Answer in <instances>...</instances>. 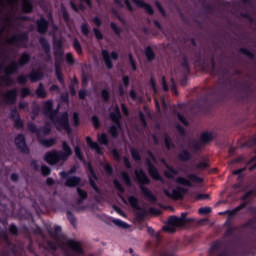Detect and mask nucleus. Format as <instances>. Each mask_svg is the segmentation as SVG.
<instances>
[{
	"label": "nucleus",
	"mask_w": 256,
	"mask_h": 256,
	"mask_svg": "<svg viewBox=\"0 0 256 256\" xmlns=\"http://www.w3.org/2000/svg\"><path fill=\"white\" fill-rule=\"evenodd\" d=\"M231 86L232 82L230 78L224 79L223 77H220L218 83L215 86L208 88L205 94L197 100L196 105L200 109L208 111L211 106L222 101L226 97L227 90L225 87Z\"/></svg>",
	"instance_id": "f257e3e1"
},
{
	"label": "nucleus",
	"mask_w": 256,
	"mask_h": 256,
	"mask_svg": "<svg viewBox=\"0 0 256 256\" xmlns=\"http://www.w3.org/2000/svg\"><path fill=\"white\" fill-rule=\"evenodd\" d=\"M60 109V105L56 109H51L46 116H49L50 120L56 125H59L61 129H64L68 135H71L72 128L69 124V114L67 111L63 112L59 117L56 118Z\"/></svg>",
	"instance_id": "f03ea898"
},
{
	"label": "nucleus",
	"mask_w": 256,
	"mask_h": 256,
	"mask_svg": "<svg viewBox=\"0 0 256 256\" xmlns=\"http://www.w3.org/2000/svg\"><path fill=\"white\" fill-rule=\"evenodd\" d=\"M135 176L138 183L140 184V190L144 198L152 203H156L157 197L147 187H145L146 185L151 184V180L149 179L145 171L143 169L135 170Z\"/></svg>",
	"instance_id": "7ed1b4c3"
},
{
	"label": "nucleus",
	"mask_w": 256,
	"mask_h": 256,
	"mask_svg": "<svg viewBox=\"0 0 256 256\" xmlns=\"http://www.w3.org/2000/svg\"><path fill=\"white\" fill-rule=\"evenodd\" d=\"M109 117L114 123L113 125L110 126L109 133L112 135L114 139H116L117 137H119V132L122 129V124H121L122 114L118 105L115 106V111L111 112Z\"/></svg>",
	"instance_id": "20e7f679"
},
{
	"label": "nucleus",
	"mask_w": 256,
	"mask_h": 256,
	"mask_svg": "<svg viewBox=\"0 0 256 256\" xmlns=\"http://www.w3.org/2000/svg\"><path fill=\"white\" fill-rule=\"evenodd\" d=\"M49 237L53 240L47 241V246L50 250L56 252L58 250V245L63 238L62 228L59 225L54 226V230H48Z\"/></svg>",
	"instance_id": "39448f33"
},
{
	"label": "nucleus",
	"mask_w": 256,
	"mask_h": 256,
	"mask_svg": "<svg viewBox=\"0 0 256 256\" xmlns=\"http://www.w3.org/2000/svg\"><path fill=\"white\" fill-rule=\"evenodd\" d=\"M204 182V179L199 177L196 174H188L187 179L184 177H178L176 179V184L187 187V188H192L193 184H202Z\"/></svg>",
	"instance_id": "423d86ee"
},
{
	"label": "nucleus",
	"mask_w": 256,
	"mask_h": 256,
	"mask_svg": "<svg viewBox=\"0 0 256 256\" xmlns=\"http://www.w3.org/2000/svg\"><path fill=\"white\" fill-rule=\"evenodd\" d=\"M128 202L131 207L139 212L136 213L137 220L144 221L148 215L147 211L139 205V200L135 196H129Z\"/></svg>",
	"instance_id": "0eeeda50"
},
{
	"label": "nucleus",
	"mask_w": 256,
	"mask_h": 256,
	"mask_svg": "<svg viewBox=\"0 0 256 256\" xmlns=\"http://www.w3.org/2000/svg\"><path fill=\"white\" fill-rule=\"evenodd\" d=\"M188 213L182 212L180 217L172 215L168 217V224L169 225H176L178 228L184 227L187 223L191 222V219L187 218Z\"/></svg>",
	"instance_id": "6e6552de"
},
{
	"label": "nucleus",
	"mask_w": 256,
	"mask_h": 256,
	"mask_svg": "<svg viewBox=\"0 0 256 256\" xmlns=\"http://www.w3.org/2000/svg\"><path fill=\"white\" fill-rule=\"evenodd\" d=\"M241 91V100L242 101H249L251 95L253 94L254 90L252 88V84L249 81L238 82Z\"/></svg>",
	"instance_id": "1a4fd4ad"
},
{
	"label": "nucleus",
	"mask_w": 256,
	"mask_h": 256,
	"mask_svg": "<svg viewBox=\"0 0 256 256\" xmlns=\"http://www.w3.org/2000/svg\"><path fill=\"white\" fill-rule=\"evenodd\" d=\"M14 143L22 155H29L30 149L27 146L24 134H18L14 139Z\"/></svg>",
	"instance_id": "9d476101"
},
{
	"label": "nucleus",
	"mask_w": 256,
	"mask_h": 256,
	"mask_svg": "<svg viewBox=\"0 0 256 256\" xmlns=\"http://www.w3.org/2000/svg\"><path fill=\"white\" fill-rule=\"evenodd\" d=\"M29 39L27 32H21L17 35L12 36L8 40H6V43L9 45H15L17 47H20L23 43L27 42Z\"/></svg>",
	"instance_id": "9b49d317"
},
{
	"label": "nucleus",
	"mask_w": 256,
	"mask_h": 256,
	"mask_svg": "<svg viewBox=\"0 0 256 256\" xmlns=\"http://www.w3.org/2000/svg\"><path fill=\"white\" fill-rule=\"evenodd\" d=\"M86 170L88 171V178H89V184H90V186L93 188V190L96 192V193H100V190H99V188H98V186H97V184L95 183V181L94 180H98V176H97V174H96V172H95V170H94V167H93V165H92V163L91 162H88V164H87V167H86Z\"/></svg>",
	"instance_id": "f8f14e48"
},
{
	"label": "nucleus",
	"mask_w": 256,
	"mask_h": 256,
	"mask_svg": "<svg viewBox=\"0 0 256 256\" xmlns=\"http://www.w3.org/2000/svg\"><path fill=\"white\" fill-rule=\"evenodd\" d=\"M44 160L48 165L55 166L62 161V156L59 151L53 150L45 154Z\"/></svg>",
	"instance_id": "ddd939ff"
},
{
	"label": "nucleus",
	"mask_w": 256,
	"mask_h": 256,
	"mask_svg": "<svg viewBox=\"0 0 256 256\" xmlns=\"http://www.w3.org/2000/svg\"><path fill=\"white\" fill-rule=\"evenodd\" d=\"M146 167L148 168V175L152 177V180L163 182V177L159 173V170L149 159H146Z\"/></svg>",
	"instance_id": "4468645a"
},
{
	"label": "nucleus",
	"mask_w": 256,
	"mask_h": 256,
	"mask_svg": "<svg viewBox=\"0 0 256 256\" xmlns=\"http://www.w3.org/2000/svg\"><path fill=\"white\" fill-rule=\"evenodd\" d=\"M1 96L6 104L14 105L17 102L18 90L16 88L10 89Z\"/></svg>",
	"instance_id": "2eb2a0df"
},
{
	"label": "nucleus",
	"mask_w": 256,
	"mask_h": 256,
	"mask_svg": "<svg viewBox=\"0 0 256 256\" xmlns=\"http://www.w3.org/2000/svg\"><path fill=\"white\" fill-rule=\"evenodd\" d=\"M102 56L108 69L113 68V62L111 58L115 61L119 59V55L115 51L111 52L110 54L108 50H102Z\"/></svg>",
	"instance_id": "dca6fc26"
},
{
	"label": "nucleus",
	"mask_w": 256,
	"mask_h": 256,
	"mask_svg": "<svg viewBox=\"0 0 256 256\" xmlns=\"http://www.w3.org/2000/svg\"><path fill=\"white\" fill-rule=\"evenodd\" d=\"M185 194H187V189L183 187H178L172 190V193L164 191V195H166V197L174 200L182 199Z\"/></svg>",
	"instance_id": "f3484780"
},
{
	"label": "nucleus",
	"mask_w": 256,
	"mask_h": 256,
	"mask_svg": "<svg viewBox=\"0 0 256 256\" xmlns=\"http://www.w3.org/2000/svg\"><path fill=\"white\" fill-rule=\"evenodd\" d=\"M185 194H187V189L183 187H178L172 190V193L164 191V195H166V197L174 200L182 199Z\"/></svg>",
	"instance_id": "a211bd4d"
},
{
	"label": "nucleus",
	"mask_w": 256,
	"mask_h": 256,
	"mask_svg": "<svg viewBox=\"0 0 256 256\" xmlns=\"http://www.w3.org/2000/svg\"><path fill=\"white\" fill-rule=\"evenodd\" d=\"M67 246L69 249H71L73 252L80 254V255H84L85 251L82 248V244L80 241H76L73 239L68 240L67 242Z\"/></svg>",
	"instance_id": "6ab92c4d"
},
{
	"label": "nucleus",
	"mask_w": 256,
	"mask_h": 256,
	"mask_svg": "<svg viewBox=\"0 0 256 256\" xmlns=\"http://www.w3.org/2000/svg\"><path fill=\"white\" fill-rule=\"evenodd\" d=\"M62 149H63V151H59V153L62 157V161L66 162L71 157V155H73V151L66 141H63Z\"/></svg>",
	"instance_id": "aec40b11"
},
{
	"label": "nucleus",
	"mask_w": 256,
	"mask_h": 256,
	"mask_svg": "<svg viewBox=\"0 0 256 256\" xmlns=\"http://www.w3.org/2000/svg\"><path fill=\"white\" fill-rule=\"evenodd\" d=\"M80 2L81 3L78 5V7L76 6V4L73 1L70 2V6L75 12H79V10H81V11L86 10V7L83 3H85L90 9L93 8L92 0H80Z\"/></svg>",
	"instance_id": "412c9836"
},
{
	"label": "nucleus",
	"mask_w": 256,
	"mask_h": 256,
	"mask_svg": "<svg viewBox=\"0 0 256 256\" xmlns=\"http://www.w3.org/2000/svg\"><path fill=\"white\" fill-rule=\"evenodd\" d=\"M36 26H37V32L43 35L48 31L49 22L44 17H41L36 21Z\"/></svg>",
	"instance_id": "4be33fe9"
},
{
	"label": "nucleus",
	"mask_w": 256,
	"mask_h": 256,
	"mask_svg": "<svg viewBox=\"0 0 256 256\" xmlns=\"http://www.w3.org/2000/svg\"><path fill=\"white\" fill-rule=\"evenodd\" d=\"M131 1L134 4H136L138 7L143 8L148 15L153 16L155 14L153 7L150 4L145 3L143 0H131Z\"/></svg>",
	"instance_id": "5701e85b"
},
{
	"label": "nucleus",
	"mask_w": 256,
	"mask_h": 256,
	"mask_svg": "<svg viewBox=\"0 0 256 256\" xmlns=\"http://www.w3.org/2000/svg\"><path fill=\"white\" fill-rule=\"evenodd\" d=\"M214 139H216V136L212 132L205 131L200 134L199 141L202 145H207L208 143L214 141Z\"/></svg>",
	"instance_id": "b1692460"
},
{
	"label": "nucleus",
	"mask_w": 256,
	"mask_h": 256,
	"mask_svg": "<svg viewBox=\"0 0 256 256\" xmlns=\"http://www.w3.org/2000/svg\"><path fill=\"white\" fill-rule=\"evenodd\" d=\"M181 68H182L183 77L187 78L191 73V69H190L189 59L186 55L182 56Z\"/></svg>",
	"instance_id": "393cba45"
},
{
	"label": "nucleus",
	"mask_w": 256,
	"mask_h": 256,
	"mask_svg": "<svg viewBox=\"0 0 256 256\" xmlns=\"http://www.w3.org/2000/svg\"><path fill=\"white\" fill-rule=\"evenodd\" d=\"M248 203L247 202H243L240 205H238L237 207H235L234 209L231 210H226V213L228 215L227 218L233 219L234 217L241 212L243 209H245L247 207Z\"/></svg>",
	"instance_id": "a878e982"
},
{
	"label": "nucleus",
	"mask_w": 256,
	"mask_h": 256,
	"mask_svg": "<svg viewBox=\"0 0 256 256\" xmlns=\"http://www.w3.org/2000/svg\"><path fill=\"white\" fill-rule=\"evenodd\" d=\"M193 64L194 66H198V67H204L206 65V60L202 58L201 51L194 52Z\"/></svg>",
	"instance_id": "bb28decb"
},
{
	"label": "nucleus",
	"mask_w": 256,
	"mask_h": 256,
	"mask_svg": "<svg viewBox=\"0 0 256 256\" xmlns=\"http://www.w3.org/2000/svg\"><path fill=\"white\" fill-rule=\"evenodd\" d=\"M86 143L93 151H96L97 155H103L102 148L97 142H94L90 136L86 137Z\"/></svg>",
	"instance_id": "cd10ccee"
},
{
	"label": "nucleus",
	"mask_w": 256,
	"mask_h": 256,
	"mask_svg": "<svg viewBox=\"0 0 256 256\" xmlns=\"http://www.w3.org/2000/svg\"><path fill=\"white\" fill-rule=\"evenodd\" d=\"M19 67L20 66L17 64V61L11 62L4 70L5 75L10 76L18 73Z\"/></svg>",
	"instance_id": "c85d7f7f"
},
{
	"label": "nucleus",
	"mask_w": 256,
	"mask_h": 256,
	"mask_svg": "<svg viewBox=\"0 0 256 256\" xmlns=\"http://www.w3.org/2000/svg\"><path fill=\"white\" fill-rule=\"evenodd\" d=\"M81 183V178L78 176H72L69 177L66 181H65V186L68 188H75L77 186H79V184Z\"/></svg>",
	"instance_id": "c756f323"
},
{
	"label": "nucleus",
	"mask_w": 256,
	"mask_h": 256,
	"mask_svg": "<svg viewBox=\"0 0 256 256\" xmlns=\"http://www.w3.org/2000/svg\"><path fill=\"white\" fill-rule=\"evenodd\" d=\"M144 56H146L148 63H152L156 59V54L151 46L144 48Z\"/></svg>",
	"instance_id": "7c9ffc66"
},
{
	"label": "nucleus",
	"mask_w": 256,
	"mask_h": 256,
	"mask_svg": "<svg viewBox=\"0 0 256 256\" xmlns=\"http://www.w3.org/2000/svg\"><path fill=\"white\" fill-rule=\"evenodd\" d=\"M191 159H192V154L187 149H182L178 153V160L180 162H189V161H191Z\"/></svg>",
	"instance_id": "2f4dec72"
},
{
	"label": "nucleus",
	"mask_w": 256,
	"mask_h": 256,
	"mask_svg": "<svg viewBox=\"0 0 256 256\" xmlns=\"http://www.w3.org/2000/svg\"><path fill=\"white\" fill-rule=\"evenodd\" d=\"M31 61V55L27 52L21 54L19 60L16 62L19 67L27 65Z\"/></svg>",
	"instance_id": "473e14b6"
},
{
	"label": "nucleus",
	"mask_w": 256,
	"mask_h": 256,
	"mask_svg": "<svg viewBox=\"0 0 256 256\" xmlns=\"http://www.w3.org/2000/svg\"><path fill=\"white\" fill-rule=\"evenodd\" d=\"M39 43H40V45L42 46L43 51L45 52V54H46L47 56H49V58H51V55H50L51 47H50V44H49V42L47 41V39L44 38V37H40V38H39Z\"/></svg>",
	"instance_id": "72a5a7b5"
},
{
	"label": "nucleus",
	"mask_w": 256,
	"mask_h": 256,
	"mask_svg": "<svg viewBox=\"0 0 256 256\" xmlns=\"http://www.w3.org/2000/svg\"><path fill=\"white\" fill-rule=\"evenodd\" d=\"M256 218H251L241 225V229H251L256 232Z\"/></svg>",
	"instance_id": "f704fd0d"
},
{
	"label": "nucleus",
	"mask_w": 256,
	"mask_h": 256,
	"mask_svg": "<svg viewBox=\"0 0 256 256\" xmlns=\"http://www.w3.org/2000/svg\"><path fill=\"white\" fill-rule=\"evenodd\" d=\"M33 4L31 0H23L22 2V11L26 14H30L33 12Z\"/></svg>",
	"instance_id": "c9c22d12"
},
{
	"label": "nucleus",
	"mask_w": 256,
	"mask_h": 256,
	"mask_svg": "<svg viewBox=\"0 0 256 256\" xmlns=\"http://www.w3.org/2000/svg\"><path fill=\"white\" fill-rule=\"evenodd\" d=\"M42 76H43V74H42L41 71H39V70H37V71L33 70V71L28 75V78L30 79L31 82L34 83V82H37V81L41 80V79H42Z\"/></svg>",
	"instance_id": "e433bc0d"
},
{
	"label": "nucleus",
	"mask_w": 256,
	"mask_h": 256,
	"mask_svg": "<svg viewBox=\"0 0 256 256\" xmlns=\"http://www.w3.org/2000/svg\"><path fill=\"white\" fill-rule=\"evenodd\" d=\"M39 143H41V145H43V147H46L47 149H49L50 147H53L56 143L55 138H49V139H40L38 138Z\"/></svg>",
	"instance_id": "4c0bfd02"
},
{
	"label": "nucleus",
	"mask_w": 256,
	"mask_h": 256,
	"mask_svg": "<svg viewBox=\"0 0 256 256\" xmlns=\"http://www.w3.org/2000/svg\"><path fill=\"white\" fill-rule=\"evenodd\" d=\"M164 145H166V149H168V151L175 149V144L167 133H164Z\"/></svg>",
	"instance_id": "58836bf2"
},
{
	"label": "nucleus",
	"mask_w": 256,
	"mask_h": 256,
	"mask_svg": "<svg viewBox=\"0 0 256 256\" xmlns=\"http://www.w3.org/2000/svg\"><path fill=\"white\" fill-rule=\"evenodd\" d=\"M27 129L28 131H30V133H35L37 135V139H39L41 135V130L37 128L36 124H34L33 122H29L27 124Z\"/></svg>",
	"instance_id": "ea45409f"
},
{
	"label": "nucleus",
	"mask_w": 256,
	"mask_h": 256,
	"mask_svg": "<svg viewBox=\"0 0 256 256\" xmlns=\"http://www.w3.org/2000/svg\"><path fill=\"white\" fill-rule=\"evenodd\" d=\"M112 223L115 226H117L119 228H122V229H129L130 228V225L127 222H125V221H123L121 219H113Z\"/></svg>",
	"instance_id": "a19ab883"
},
{
	"label": "nucleus",
	"mask_w": 256,
	"mask_h": 256,
	"mask_svg": "<svg viewBox=\"0 0 256 256\" xmlns=\"http://www.w3.org/2000/svg\"><path fill=\"white\" fill-rule=\"evenodd\" d=\"M130 153H131L132 159H134L135 162L139 163L142 161L141 154L138 152L136 148H131Z\"/></svg>",
	"instance_id": "79ce46f5"
},
{
	"label": "nucleus",
	"mask_w": 256,
	"mask_h": 256,
	"mask_svg": "<svg viewBox=\"0 0 256 256\" xmlns=\"http://www.w3.org/2000/svg\"><path fill=\"white\" fill-rule=\"evenodd\" d=\"M236 231H237V227L236 226L226 227V230L224 232V237L225 238L233 237Z\"/></svg>",
	"instance_id": "37998d69"
},
{
	"label": "nucleus",
	"mask_w": 256,
	"mask_h": 256,
	"mask_svg": "<svg viewBox=\"0 0 256 256\" xmlns=\"http://www.w3.org/2000/svg\"><path fill=\"white\" fill-rule=\"evenodd\" d=\"M36 95L38 98H42V99L46 98L47 93L42 83H40L38 88L36 89Z\"/></svg>",
	"instance_id": "c03bdc74"
},
{
	"label": "nucleus",
	"mask_w": 256,
	"mask_h": 256,
	"mask_svg": "<svg viewBox=\"0 0 256 256\" xmlns=\"http://www.w3.org/2000/svg\"><path fill=\"white\" fill-rule=\"evenodd\" d=\"M121 178L122 180L124 181V183L128 186V187H131L132 186V180H131V177H130V174L126 171H123L121 173Z\"/></svg>",
	"instance_id": "a18cd8bd"
},
{
	"label": "nucleus",
	"mask_w": 256,
	"mask_h": 256,
	"mask_svg": "<svg viewBox=\"0 0 256 256\" xmlns=\"http://www.w3.org/2000/svg\"><path fill=\"white\" fill-rule=\"evenodd\" d=\"M75 155L80 162L85 163V157L83 156L82 150L79 145L74 147Z\"/></svg>",
	"instance_id": "49530a36"
},
{
	"label": "nucleus",
	"mask_w": 256,
	"mask_h": 256,
	"mask_svg": "<svg viewBox=\"0 0 256 256\" xmlns=\"http://www.w3.org/2000/svg\"><path fill=\"white\" fill-rule=\"evenodd\" d=\"M239 52L245 56H247L249 59L251 60H255L256 56L254 53H252L250 50H248L247 48L241 47L239 49Z\"/></svg>",
	"instance_id": "de8ad7c7"
},
{
	"label": "nucleus",
	"mask_w": 256,
	"mask_h": 256,
	"mask_svg": "<svg viewBox=\"0 0 256 256\" xmlns=\"http://www.w3.org/2000/svg\"><path fill=\"white\" fill-rule=\"evenodd\" d=\"M223 248V241L222 240H216L212 243L210 247V251H220Z\"/></svg>",
	"instance_id": "09e8293b"
},
{
	"label": "nucleus",
	"mask_w": 256,
	"mask_h": 256,
	"mask_svg": "<svg viewBox=\"0 0 256 256\" xmlns=\"http://www.w3.org/2000/svg\"><path fill=\"white\" fill-rule=\"evenodd\" d=\"M216 256H236L233 251H230L227 246H225L221 251H219Z\"/></svg>",
	"instance_id": "8fccbe9b"
},
{
	"label": "nucleus",
	"mask_w": 256,
	"mask_h": 256,
	"mask_svg": "<svg viewBox=\"0 0 256 256\" xmlns=\"http://www.w3.org/2000/svg\"><path fill=\"white\" fill-rule=\"evenodd\" d=\"M10 75H5L0 78V85L4 83L6 86H12L14 84V80L9 77Z\"/></svg>",
	"instance_id": "3c124183"
},
{
	"label": "nucleus",
	"mask_w": 256,
	"mask_h": 256,
	"mask_svg": "<svg viewBox=\"0 0 256 256\" xmlns=\"http://www.w3.org/2000/svg\"><path fill=\"white\" fill-rule=\"evenodd\" d=\"M66 216L71 225L75 227L77 225V218L75 217V215L70 210H68Z\"/></svg>",
	"instance_id": "603ef678"
},
{
	"label": "nucleus",
	"mask_w": 256,
	"mask_h": 256,
	"mask_svg": "<svg viewBox=\"0 0 256 256\" xmlns=\"http://www.w3.org/2000/svg\"><path fill=\"white\" fill-rule=\"evenodd\" d=\"M52 108H53V101L52 100H47L46 102H44L43 112H44L45 115H48V112L51 111Z\"/></svg>",
	"instance_id": "864d4df0"
},
{
	"label": "nucleus",
	"mask_w": 256,
	"mask_h": 256,
	"mask_svg": "<svg viewBox=\"0 0 256 256\" xmlns=\"http://www.w3.org/2000/svg\"><path fill=\"white\" fill-rule=\"evenodd\" d=\"M98 141L100 145H109V139L108 136L105 132H103L99 137H98Z\"/></svg>",
	"instance_id": "5fc2aeb1"
},
{
	"label": "nucleus",
	"mask_w": 256,
	"mask_h": 256,
	"mask_svg": "<svg viewBox=\"0 0 256 256\" xmlns=\"http://www.w3.org/2000/svg\"><path fill=\"white\" fill-rule=\"evenodd\" d=\"M73 47L75 49V51L79 54V55H82L83 54V49H82V46L80 44V42L78 41L77 38H75L73 40Z\"/></svg>",
	"instance_id": "6e6d98bb"
},
{
	"label": "nucleus",
	"mask_w": 256,
	"mask_h": 256,
	"mask_svg": "<svg viewBox=\"0 0 256 256\" xmlns=\"http://www.w3.org/2000/svg\"><path fill=\"white\" fill-rule=\"evenodd\" d=\"M188 148L197 152V151H201L202 146H201L200 142H198L197 140H192V144H191V146H188Z\"/></svg>",
	"instance_id": "4d7b16f0"
},
{
	"label": "nucleus",
	"mask_w": 256,
	"mask_h": 256,
	"mask_svg": "<svg viewBox=\"0 0 256 256\" xmlns=\"http://www.w3.org/2000/svg\"><path fill=\"white\" fill-rule=\"evenodd\" d=\"M175 256L174 252L171 251H163V252H158L157 250H154V253H152V256Z\"/></svg>",
	"instance_id": "13d9d810"
},
{
	"label": "nucleus",
	"mask_w": 256,
	"mask_h": 256,
	"mask_svg": "<svg viewBox=\"0 0 256 256\" xmlns=\"http://www.w3.org/2000/svg\"><path fill=\"white\" fill-rule=\"evenodd\" d=\"M34 94L30 91L28 87H24L20 91V96L26 98L27 96H33Z\"/></svg>",
	"instance_id": "bf43d9fd"
},
{
	"label": "nucleus",
	"mask_w": 256,
	"mask_h": 256,
	"mask_svg": "<svg viewBox=\"0 0 256 256\" xmlns=\"http://www.w3.org/2000/svg\"><path fill=\"white\" fill-rule=\"evenodd\" d=\"M41 174L43 177H48L51 174V168L47 165H42L41 167Z\"/></svg>",
	"instance_id": "052dcab7"
},
{
	"label": "nucleus",
	"mask_w": 256,
	"mask_h": 256,
	"mask_svg": "<svg viewBox=\"0 0 256 256\" xmlns=\"http://www.w3.org/2000/svg\"><path fill=\"white\" fill-rule=\"evenodd\" d=\"M113 184H114L116 190L119 191V193H121V194H124V193H125V189H124V187L122 186V184L119 182V180L115 179V180L113 181Z\"/></svg>",
	"instance_id": "680f3d73"
},
{
	"label": "nucleus",
	"mask_w": 256,
	"mask_h": 256,
	"mask_svg": "<svg viewBox=\"0 0 256 256\" xmlns=\"http://www.w3.org/2000/svg\"><path fill=\"white\" fill-rule=\"evenodd\" d=\"M13 121H14L15 129L19 130V129H22L24 127V122L20 117L14 119Z\"/></svg>",
	"instance_id": "e2e57ef3"
},
{
	"label": "nucleus",
	"mask_w": 256,
	"mask_h": 256,
	"mask_svg": "<svg viewBox=\"0 0 256 256\" xmlns=\"http://www.w3.org/2000/svg\"><path fill=\"white\" fill-rule=\"evenodd\" d=\"M9 117L12 121L16 120V118H20V114H19L18 110L16 109V107L11 109Z\"/></svg>",
	"instance_id": "0e129e2a"
},
{
	"label": "nucleus",
	"mask_w": 256,
	"mask_h": 256,
	"mask_svg": "<svg viewBox=\"0 0 256 256\" xmlns=\"http://www.w3.org/2000/svg\"><path fill=\"white\" fill-rule=\"evenodd\" d=\"M73 125L74 127H79L80 126V116L78 112L73 113Z\"/></svg>",
	"instance_id": "69168bd1"
},
{
	"label": "nucleus",
	"mask_w": 256,
	"mask_h": 256,
	"mask_svg": "<svg viewBox=\"0 0 256 256\" xmlns=\"http://www.w3.org/2000/svg\"><path fill=\"white\" fill-rule=\"evenodd\" d=\"M81 32H82V34H83L85 37H88V35H89V26H88V23H87V22H84V23L81 25Z\"/></svg>",
	"instance_id": "338daca9"
},
{
	"label": "nucleus",
	"mask_w": 256,
	"mask_h": 256,
	"mask_svg": "<svg viewBox=\"0 0 256 256\" xmlns=\"http://www.w3.org/2000/svg\"><path fill=\"white\" fill-rule=\"evenodd\" d=\"M101 96H102V98H103V100L105 101V102H108L109 100H110V92H109V90L108 89H103L102 91H101Z\"/></svg>",
	"instance_id": "774afa93"
}]
</instances>
